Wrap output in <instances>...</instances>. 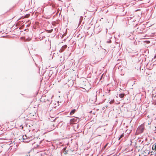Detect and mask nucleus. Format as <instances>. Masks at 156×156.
Instances as JSON below:
<instances>
[{
  "mask_svg": "<svg viewBox=\"0 0 156 156\" xmlns=\"http://www.w3.org/2000/svg\"><path fill=\"white\" fill-rule=\"evenodd\" d=\"M144 126H141L139 127L136 131V134L138 135L143 133L144 130Z\"/></svg>",
  "mask_w": 156,
  "mask_h": 156,
  "instance_id": "obj_1",
  "label": "nucleus"
},
{
  "mask_svg": "<svg viewBox=\"0 0 156 156\" xmlns=\"http://www.w3.org/2000/svg\"><path fill=\"white\" fill-rule=\"evenodd\" d=\"M79 120L77 118L75 117L70 119V124H73L74 123L78 122Z\"/></svg>",
  "mask_w": 156,
  "mask_h": 156,
  "instance_id": "obj_2",
  "label": "nucleus"
},
{
  "mask_svg": "<svg viewBox=\"0 0 156 156\" xmlns=\"http://www.w3.org/2000/svg\"><path fill=\"white\" fill-rule=\"evenodd\" d=\"M27 134L25 135L24 136H23V140H25V141H24L25 142L28 143L30 142V140H28V138H27Z\"/></svg>",
  "mask_w": 156,
  "mask_h": 156,
  "instance_id": "obj_3",
  "label": "nucleus"
},
{
  "mask_svg": "<svg viewBox=\"0 0 156 156\" xmlns=\"http://www.w3.org/2000/svg\"><path fill=\"white\" fill-rule=\"evenodd\" d=\"M67 47V46L66 45H65L63 46L61 50H60L61 51V52L63 51L64 50L66 49V48Z\"/></svg>",
  "mask_w": 156,
  "mask_h": 156,
  "instance_id": "obj_4",
  "label": "nucleus"
},
{
  "mask_svg": "<svg viewBox=\"0 0 156 156\" xmlns=\"http://www.w3.org/2000/svg\"><path fill=\"white\" fill-rule=\"evenodd\" d=\"M76 111V110L75 109H74L72 110L70 112V114L71 115H72L74 114Z\"/></svg>",
  "mask_w": 156,
  "mask_h": 156,
  "instance_id": "obj_5",
  "label": "nucleus"
},
{
  "mask_svg": "<svg viewBox=\"0 0 156 156\" xmlns=\"http://www.w3.org/2000/svg\"><path fill=\"white\" fill-rule=\"evenodd\" d=\"M29 138H28V140H30H30H33L34 138V136H29Z\"/></svg>",
  "mask_w": 156,
  "mask_h": 156,
  "instance_id": "obj_6",
  "label": "nucleus"
},
{
  "mask_svg": "<svg viewBox=\"0 0 156 156\" xmlns=\"http://www.w3.org/2000/svg\"><path fill=\"white\" fill-rule=\"evenodd\" d=\"M124 94H119V96L121 98H122L124 97Z\"/></svg>",
  "mask_w": 156,
  "mask_h": 156,
  "instance_id": "obj_7",
  "label": "nucleus"
},
{
  "mask_svg": "<svg viewBox=\"0 0 156 156\" xmlns=\"http://www.w3.org/2000/svg\"><path fill=\"white\" fill-rule=\"evenodd\" d=\"M51 129H54L55 128V126L54 124H53L52 125H51Z\"/></svg>",
  "mask_w": 156,
  "mask_h": 156,
  "instance_id": "obj_8",
  "label": "nucleus"
},
{
  "mask_svg": "<svg viewBox=\"0 0 156 156\" xmlns=\"http://www.w3.org/2000/svg\"><path fill=\"white\" fill-rule=\"evenodd\" d=\"M124 136V134L123 133H122V134L120 136V137H119V140H120V139L122 138V137H123Z\"/></svg>",
  "mask_w": 156,
  "mask_h": 156,
  "instance_id": "obj_9",
  "label": "nucleus"
},
{
  "mask_svg": "<svg viewBox=\"0 0 156 156\" xmlns=\"http://www.w3.org/2000/svg\"><path fill=\"white\" fill-rule=\"evenodd\" d=\"M114 100H112L110 102H109V103L110 104H113V103H114Z\"/></svg>",
  "mask_w": 156,
  "mask_h": 156,
  "instance_id": "obj_10",
  "label": "nucleus"
},
{
  "mask_svg": "<svg viewBox=\"0 0 156 156\" xmlns=\"http://www.w3.org/2000/svg\"><path fill=\"white\" fill-rule=\"evenodd\" d=\"M154 150L156 151V143L154 144Z\"/></svg>",
  "mask_w": 156,
  "mask_h": 156,
  "instance_id": "obj_11",
  "label": "nucleus"
},
{
  "mask_svg": "<svg viewBox=\"0 0 156 156\" xmlns=\"http://www.w3.org/2000/svg\"><path fill=\"white\" fill-rule=\"evenodd\" d=\"M27 138H28L29 137V136H30V135L29 134V133H27Z\"/></svg>",
  "mask_w": 156,
  "mask_h": 156,
  "instance_id": "obj_12",
  "label": "nucleus"
},
{
  "mask_svg": "<svg viewBox=\"0 0 156 156\" xmlns=\"http://www.w3.org/2000/svg\"><path fill=\"white\" fill-rule=\"evenodd\" d=\"M30 15L29 14L27 15L25 17V18H28L29 16Z\"/></svg>",
  "mask_w": 156,
  "mask_h": 156,
  "instance_id": "obj_13",
  "label": "nucleus"
},
{
  "mask_svg": "<svg viewBox=\"0 0 156 156\" xmlns=\"http://www.w3.org/2000/svg\"><path fill=\"white\" fill-rule=\"evenodd\" d=\"M108 91V93H108V94H107L108 95H109L110 94V90H109Z\"/></svg>",
  "mask_w": 156,
  "mask_h": 156,
  "instance_id": "obj_14",
  "label": "nucleus"
},
{
  "mask_svg": "<svg viewBox=\"0 0 156 156\" xmlns=\"http://www.w3.org/2000/svg\"><path fill=\"white\" fill-rule=\"evenodd\" d=\"M154 145H153L152 147V149L153 150H154Z\"/></svg>",
  "mask_w": 156,
  "mask_h": 156,
  "instance_id": "obj_15",
  "label": "nucleus"
},
{
  "mask_svg": "<svg viewBox=\"0 0 156 156\" xmlns=\"http://www.w3.org/2000/svg\"><path fill=\"white\" fill-rule=\"evenodd\" d=\"M107 144H106L105 146V147H104L105 148V147H106V146H107Z\"/></svg>",
  "mask_w": 156,
  "mask_h": 156,
  "instance_id": "obj_16",
  "label": "nucleus"
}]
</instances>
